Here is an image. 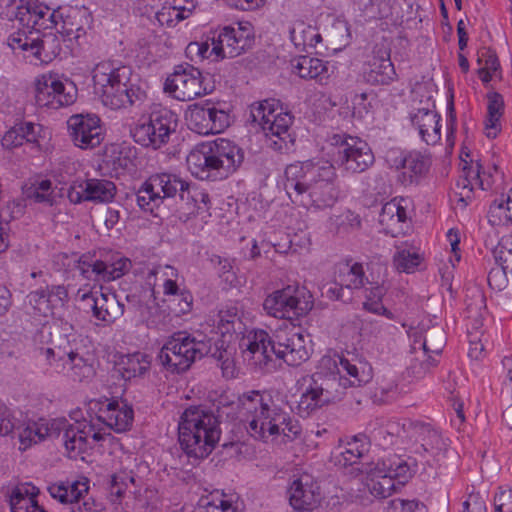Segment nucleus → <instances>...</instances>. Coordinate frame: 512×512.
I'll list each match as a JSON object with an SVG mask.
<instances>
[{"mask_svg":"<svg viewBox=\"0 0 512 512\" xmlns=\"http://www.w3.org/2000/svg\"><path fill=\"white\" fill-rule=\"evenodd\" d=\"M73 144L80 149H93L103 141L100 118L94 114H75L67 121Z\"/></svg>","mask_w":512,"mask_h":512,"instance_id":"6ab92c4d","label":"nucleus"},{"mask_svg":"<svg viewBox=\"0 0 512 512\" xmlns=\"http://www.w3.org/2000/svg\"><path fill=\"white\" fill-rule=\"evenodd\" d=\"M503 107V98L499 93L488 94V113L485 121V133L488 138H495L500 131L499 120L503 113Z\"/></svg>","mask_w":512,"mask_h":512,"instance_id":"58836bf2","label":"nucleus"},{"mask_svg":"<svg viewBox=\"0 0 512 512\" xmlns=\"http://www.w3.org/2000/svg\"><path fill=\"white\" fill-rule=\"evenodd\" d=\"M279 102L275 99H266L254 103L250 107V119L257 123L270 140L271 146L277 150H288L294 140L289 130L293 118L287 112H278Z\"/></svg>","mask_w":512,"mask_h":512,"instance_id":"9d476101","label":"nucleus"},{"mask_svg":"<svg viewBox=\"0 0 512 512\" xmlns=\"http://www.w3.org/2000/svg\"><path fill=\"white\" fill-rule=\"evenodd\" d=\"M81 301L86 312L100 323L97 325L108 326L118 320L125 311L124 304L118 299L114 292L103 290H92L81 296Z\"/></svg>","mask_w":512,"mask_h":512,"instance_id":"a211bd4d","label":"nucleus"},{"mask_svg":"<svg viewBox=\"0 0 512 512\" xmlns=\"http://www.w3.org/2000/svg\"><path fill=\"white\" fill-rule=\"evenodd\" d=\"M395 267L403 272H410L420 263V257L417 253L401 250L393 258Z\"/></svg>","mask_w":512,"mask_h":512,"instance_id":"3c124183","label":"nucleus"},{"mask_svg":"<svg viewBox=\"0 0 512 512\" xmlns=\"http://www.w3.org/2000/svg\"><path fill=\"white\" fill-rule=\"evenodd\" d=\"M39 350L57 372H64L76 381L90 379L95 373L89 359L75 351L64 335L57 336Z\"/></svg>","mask_w":512,"mask_h":512,"instance_id":"9b49d317","label":"nucleus"},{"mask_svg":"<svg viewBox=\"0 0 512 512\" xmlns=\"http://www.w3.org/2000/svg\"><path fill=\"white\" fill-rule=\"evenodd\" d=\"M6 16L11 21H17L19 27L34 29L36 20H33L32 2L22 3L20 5H10L7 8Z\"/></svg>","mask_w":512,"mask_h":512,"instance_id":"37998d69","label":"nucleus"},{"mask_svg":"<svg viewBox=\"0 0 512 512\" xmlns=\"http://www.w3.org/2000/svg\"><path fill=\"white\" fill-rule=\"evenodd\" d=\"M341 290L345 287L348 289H360L364 286V271L359 263L353 264L347 268V271L339 275Z\"/></svg>","mask_w":512,"mask_h":512,"instance_id":"49530a36","label":"nucleus"},{"mask_svg":"<svg viewBox=\"0 0 512 512\" xmlns=\"http://www.w3.org/2000/svg\"><path fill=\"white\" fill-rule=\"evenodd\" d=\"M320 395L327 405L342 399L346 389L368 383L373 377L372 367L365 361L338 356L337 372H316L312 374Z\"/></svg>","mask_w":512,"mask_h":512,"instance_id":"6e6552de","label":"nucleus"},{"mask_svg":"<svg viewBox=\"0 0 512 512\" xmlns=\"http://www.w3.org/2000/svg\"><path fill=\"white\" fill-rule=\"evenodd\" d=\"M218 329L224 336L242 334L245 330V325L242 321V312L235 306L228 307L219 311Z\"/></svg>","mask_w":512,"mask_h":512,"instance_id":"ea45409f","label":"nucleus"},{"mask_svg":"<svg viewBox=\"0 0 512 512\" xmlns=\"http://www.w3.org/2000/svg\"><path fill=\"white\" fill-rule=\"evenodd\" d=\"M131 261L128 258L114 255L110 260H97L92 265L95 280L105 282L116 280L130 270Z\"/></svg>","mask_w":512,"mask_h":512,"instance_id":"cd10ccee","label":"nucleus"},{"mask_svg":"<svg viewBox=\"0 0 512 512\" xmlns=\"http://www.w3.org/2000/svg\"><path fill=\"white\" fill-rule=\"evenodd\" d=\"M177 127V116L168 109L154 111L133 130L135 141L142 146L158 149L166 144Z\"/></svg>","mask_w":512,"mask_h":512,"instance_id":"4468645a","label":"nucleus"},{"mask_svg":"<svg viewBox=\"0 0 512 512\" xmlns=\"http://www.w3.org/2000/svg\"><path fill=\"white\" fill-rule=\"evenodd\" d=\"M21 127L16 125L8 130L2 138V146L6 149H13L24 143V134Z\"/></svg>","mask_w":512,"mask_h":512,"instance_id":"bf43d9fd","label":"nucleus"},{"mask_svg":"<svg viewBox=\"0 0 512 512\" xmlns=\"http://www.w3.org/2000/svg\"><path fill=\"white\" fill-rule=\"evenodd\" d=\"M440 116L430 109H419L411 117L412 124L418 129L421 139L428 145L436 144L441 137Z\"/></svg>","mask_w":512,"mask_h":512,"instance_id":"bb28decb","label":"nucleus"},{"mask_svg":"<svg viewBox=\"0 0 512 512\" xmlns=\"http://www.w3.org/2000/svg\"><path fill=\"white\" fill-rule=\"evenodd\" d=\"M239 403L240 412L248 423L247 431L253 438L266 440L280 434L286 437L298 434V426L291 422L289 413L270 395L251 391L241 395Z\"/></svg>","mask_w":512,"mask_h":512,"instance_id":"7ed1b4c3","label":"nucleus"},{"mask_svg":"<svg viewBox=\"0 0 512 512\" xmlns=\"http://www.w3.org/2000/svg\"><path fill=\"white\" fill-rule=\"evenodd\" d=\"M68 292L63 285H52L30 292L25 299L26 312L33 316L48 317L53 310L63 306Z\"/></svg>","mask_w":512,"mask_h":512,"instance_id":"412c9836","label":"nucleus"},{"mask_svg":"<svg viewBox=\"0 0 512 512\" xmlns=\"http://www.w3.org/2000/svg\"><path fill=\"white\" fill-rule=\"evenodd\" d=\"M303 385H306L305 390L301 393L300 400L297 405L298 413L303 416H308L315 410L327 405L323 396L320 395V389L317 386L312 375H307L302 378Z\"/></svg>","mask_w":512,"mask_h":512,"instance_id":"7c9ffc66","label":"nucleus"},{"mask_svg":"<svg viewBox=\"0 0 512 512\" xmlns=\"http://www.w3.org/2000/svg\"><path fill=\"white\" fill-rule=\"evenodd\" d=\"M464 512H486L485 501L477 494H470L469 499L464 502Z\"/></svg>","mask_w":512,"mask_h":512,"instance_id":"338daca9","label":"nucleus"},{"mask_svg":"<svg viewBox=\"0 0 512 512\" xmlns=\"http://www.w3.org/2000/svg\"><path fill=\"white\" fill-rule=\"evenodd\" d=\"M407 219L406 209L400 201L393 199L385 203L380 213V223L387 227H393L396 224L404 223Z\"/></svg>","mask_w":512,"mask_h":512,"instance_id":"79ce46f5","label":"nucleus"},{"mask_svg":"<svg viewBox=\"0 0 512 512\" xmlns=\"http://www.w3.org/2000/svg\"><path fill=\"white\" fill-rule=\"evenodd\" d=\"M411 354L407 373L414 379H422L436 365V360L425 350L416 348L415 344L411 345Z\"/></svg>","mask_w":512,"mask_h":512,"instance_id":"4c0bfd02","label":"nucleus"},{"mask_svg":"<svg viewBox=\"0 0 512 512\" xmlns=\"http://www.w3.org/2000/svg\"><path fill=\"white\" fill-rule=\"evenodd\" d=\"M409 437L415 441V452L421 450L430 454L435 463H439L446 455V443L440 434L429 424L411 422L406 429Z\"/></svg>","mask_w":512,"mask_h":512,"instance_id":"b1692460","label":"nucleus"},{"mask_svg":"<svg viewBox=\"0 0 512 512\" xmlns=\"http://www.w3.org/2000/svg\"><path fill=\"white\" fill-rule=\"evenodd\" d=\"M165 91L179 101H192L205 96L211 89L204 84L201 71L186 63L176 66L167 77Z\"/></svg>","mask_w":512,"mask_h":512,"instance_id":"dca6fc26","label":"nucleus"},{"mask_svg":"<svg viewBox=\"0 0 512 512\" xmlns=\"http://www.w3.org/2000/svg\"><path fill=\"white\" fill-rule=\"evenodd\" d=\"M242 150L230 140L218 138L198 144L186 158L192 175L201 180L227 178L242 164Z\"/></svg>","mask_w":512,"mask_h":512,"instance_id":"39448f33","label":"nucleus"},{"mask_svg":"<svg viewBox=\"0 0 512 512\" xmlns=\"http://www.w3.org/2000/svg\"><path fill=\"white\" fill-rule=\"evenodd\" d=\"M510 272H504L503 269H492L488 274V283L492 288L501 290L506 285V277Z\"/></svg>","mask_w":512,"mask_h":512,"instance_id":"69168bd1","label":"nucleus"},{"mask_svg":"<svg viewBox=\"0 0 512 512\" xmlns=\"http://www.w3.org/2000/svg\"><path fill=\"white\" fill-rule=\"evenodd\" d=\"M290 39L296 48L300 51H304L308 47H316L322 40V37L315 27L303 21H296L290 29Z\"/></svg>","mask_w":512,"mask_h":512,"instance_id":"c9c22d12","label":"nucleus"},{"mask_svg":"<svg viewBox=\"0 0 512 512\" xmlns=\"http://www.w3.org/2000/svg\"><path fill=\"white\" fill-rule=\"evenodd\" d=\"M413 344L423 349L427 354H440L446 342L445 332L439 326H434L421 333H414Z\"/></svg>","mask_w":512,"mask_h":512,"instance_id":"f704fd0d","label":"nucleus"},{"mask_svg":"<svg viewBox=\"0 0 512 512\" xmlns=\"http://www.w3.org/2000/svg\"><path fill=\"white\" fill-rule=\"evenodd\" d=\"M364 76L371 84L386 85L392 82L396 77L394 65L390 60V54L387 51H379L377 55L368 63V69Z\"/></svg>","mask_w":512,"mask_h":512,"instance_id":"a878e982","label":"nucleus"},{"mask_svg":"<svg viewBox=\"0 0 512 512\" xmlns=\"http://www.w3.org/2000/svg\"><path fill=\"white\" fill-rule=\"evenodd\" d=\"M390 507L400 512H426L425 505L416 500L394 499L390 502Z\"/></svg>","mask_w":512,"mask_h":512,"instance_id":"680f3d73","label":"nucleus"},{"mask_svg":"<svg viewBox=\"0 0 512 512\" xmlns=\"http://www.w3.org/2000/svg\"><path fill=\"white\" fill-rule=\"evenodd\" d=\"M19 440L24 449L47 438L61 437L68 456L77 458L93 444L103 439V435L95 430L87 420L70 422L66 419H55L51 422H29L17 426Z\"/></svg>","mask_w":512,"mask_h":512,"instance_id":"f03ea898","label":"nucleus"},{"mask_svg":"<svg viewBox=\"0 0 512 512\" xmlns=\"http://www.w3.org/2000/svg\"><path fill=\"white\" fill-rule=\"evenodd\" d=\"M495 262L512 275V235L503 236L493 249Z\"/></svg>","mask_w":512,"mask_h":512,"instance_id":"c03bdc74","label":"nucleus"},{"mask_svg":"<svg viewBox=\"0 0 512 512\" xmlns=\"http://www.w3.org/2000/svg\"><path fill=\"white\" fill-rule=\"evenodd\" d=\"M221 435L220 421L213 411L202 406H190L181 415L178 440L190 458L203 459L215 448Z\"/></svg>","mask_w":512,"mask_h":512,"instance_id":"423d86ee","label":"nucleus"},{"mask_svg":"<svg viewBox=\"0 0 512 512\" xmlns=\"http://www.w3.org/2000/svg\"><path fill=\"white\" fill-rule=\"evenodd\" d=\"M99 419L116 432L126 431L132 424L133 410L128 406L119 408L117 402H110L107 408L101 411Z\"/></svg>","mask_w":512,"mask_h":512,"instance_id":"2f4dec72","label":"nucleus"},{"mask_svg":"<svg viewBox=\"0 0 512 512\" xmlns=\"http://www.w3.org/2000/svg\"><path fill=\"white\" fill-rule=\"evenodd\" d=\"M386 161L392 168L403 169L406 163V154L399 149H391L386 154Z\"/></svg>","mask_w":512,"mask_h":512,"instance_id":"774afa93","label":"nucleus"},{"mask_svg":"<svg viewBox=\"0 0 512 512\" xmlns=\"http://www.w3.org/2000/svg\"><path fill=\"white\" fill-rule=\"evenodd\" d=\"M285 178L284 188L297 205L330 207L337 200L338 190L334 185L336 168L329 161L290 164L285 169Z\"/></svg>","mask_w":512,"mask_h":512,"instance_id":"f257e3e1","label":"nucleus"},{"mask_svg":"<svg viewBox=\"0 0 512 512\" xmlns=\"http://www.w3.org/2000/svg\"><path fill=\"white\" fill-rule=\"evenodd\" d=\"M49 7L44 5H37L32 2V15L33 20H36V28L35 30L39 31L40 29H46L49 26L45 24V17L49 13Z\"/></svg>","mask_w":512,"mask_h":512,"instance_id":"0e129e2a","label":"nucleus"},{"mask_svg":"<svg viewBox=\"0 0 512 512\" xmlns=\"http://www.w3.org/2000/svg\"><path fill=\"white\" fill-rule=\"evenodd\" d=\"M289 503L298 511H312L321 502L319 485L308 474L294 479L288 488Z\"/></svg>","mask_w":512,"mask_h":512,"instance_id":"393cba45","label":"nucleus"},{"mask_svg":"<svg viewBox=\"0 0 512 512\" xmlns=\"http://www.w3.org/2000/svg\"><path fill=\"white\" fill-rule=\"evenodd\" d=\"M387 474L391 476V479L397 484L404 485L407 480L411 477V471L406 462L398 460L397 462L387 464Z\"/></svg>","mask_w":512,"mask_h":512,"instance_id":"864d4df0","label":"nucleus"},{"mask_svg":"<svg viewBox=\"0 0 512 512\" xmlns=\"http://www.w3.org/2000/svg\"><path fill=\"white\" fill-rule=\"evenodd\" d=\"M42 40H31L29 41L28 37L21 38L16 36L9 37V45L13 50L21 49V50H31L33 55L37 58H40L41 55V47L43 46Z\"/></svg>","mask_w":512,"mask_h":512,"instance_id":"5fc2aeb1","label":"nucleus"},{"mask_svg":"<svg viewBox=\"0 0 512 512\" xmlns=\"http://www.w3.org/2000/svg\"><path fill=\"white\" fill-rule=\"evenodd\" d=\"M312 307L313 303L306 298L305 291L292 286L274 291L263 302L267 314L279 319H293L305 315Z\"/></svg>","mask_w":512,"mask_h":512,"instance_id":"2eb2a0df","label":"nucleus"},{"mask_svg":"<svg viewBox=\"0 0 512 512\" xmlns=\"http://www.w3.org/2000/svg\"><path fill=\"white\" fill-rule=\"evenodd\" d=\"M210 115L209 107H202L198 104L189 106L185 118L188 127L201 135L210 134Z\"/></svg>","mask_w":512,"mask_h":512,"instance_id":"a19ab883","label":"nucleus"},{"mask_svg":"<svg viewBox=\"0 0 512 512\" xmlns=\"http://www.w3.org/2000/svg\"><path fill=\"white\" fill-rule=\"evenodd\" d=\"M364 445L359 444L357 437L347 443L345 449L340 453L338 462L343 466L353 465L362 457L364 453Z\"/></svg>","mask_w":512,"mask_h":512,"instance_id":"09e8293b","label":"nucleus"},{"mask_svg":"<svg viewBox=\"0 0 512 512\" xmlns=\"http://www.w3.org/2000/svg\"><path fill=\"white\" fill-rule=\"evenodd\" d=\"M151 366L150 357L144 353L136 352L121 357L118 370L125 380L144 375Z\"/></svg>","mask_w":512,"mask_h":512,"instance_id":"72a5a7b5","label":"nucleus"},{"mask_svg":"<svg viewBox=\"0 0 512 512\" xmlns=\"http://www.w3.org/2000/svg\"><path fill=\"white\" fill-rule=\"evenodd\" d=\"M87 480L73 482H58L48 486V492L52 498L62 504H73L88 492Z\"/></svg>","mask_w":512,"mask_h":512,"instance_id":"c85d7f7f","label":"nucleus"},{"mask_svg":"<svg viewBox=\"0 0 512 512\" xmlns=\"http://www.w3.org/2000/svg\"><path fill=\"white\" fill-rule=\"evenodd\" d=\"M362 472L366 477L364 480V492L367 497L361 496L360 503L369 505L374 499H384L395 491V481L387 474V463L385 461L364 464Z\"/></svg>","mask_w":512,"mask_h":512,"instance_id":"aec40b11","label":"nucleus"},{"mask_svg":"<svg viewBox=\"0 0 512 512\" xmlns=\"http://www.w3.org/2000/svg\"><path fill=\"white\" fill-rule=\"evenodd\" d=\"M496 512H512V490H502L494 498Z\"/></svg>","mask_w":512,"mask_h":512,"instance_id":"e2e57ef3","label":"nucleus"},{"mask_svg":"<svg viewBox=\"0 0 512 512\" xmlns=\"http://www.w3.org/2000/svg\"><path fill=\"white\" fill-rule=\"evenodd\" d=\"M116 193V186L106 179L90 178L82 182H73L68 189V198L74 204L83 201L109 202Z\"/></svg>","mask_w":512,"mask_h":512,"instance_id":"4be33fe9","label":"nucleus"},{"mask_svg":"<svg viewBox=\"0 0 512 512\" xmlns=\"http://www.w3.org/2000/svg\"><path fill=\"white\" fill-rule=\"evenodd\" d=\"M208 40L205 42H191L186 47V55L195 61L197 58L203 60L211 55Z\"/></svg>","mask_w":512,"mask_h":512,"instance_id":"4d7b16f0","label":"nucleus"},{"mask_svg":"<svg viewBox=\"0 0 512 512\" xmlns=\"http://www.w3.org/2000/svg\"><path fill=\"white\" fill-rule=\"evenodd\" d=\"M132 71L128 66L115 67L112 62H102L93 71V81L100 88L105 106L112 109L132 106L145 98V92L131 83Z\"/></svg>","mask_w":512,"mask_h":512,"instance_id":"0eeeda50","label":"nucleus"},{"mask_svg":"<svg viewBox=\"0 0 512 512\" xmlns=\"http://www.w3.org/2000/svg\"><path fill=\"white\" fill-rule=\"evenodd\" d=\"M276 340H271L264 330H251L240 340V347L248 351L254 363L266 366L272 355L282 359L289 366H299L309 359L305 337L302 333L291 330L279 332Z\"/></svg>","mask_w":512,"mask_h":512,"instance_id":"20e7f679","label":"nucleus"},{"mask_svg":"<svg viewBox=\"0 0 512 512\" xmlns=\"http://www.w3.org/2000/svg\"><path fill=\"white\" fill-rule=\"evenodd\" d=\"M294 72L303 79H316L323 83L329 78L327 65L318 58L299 56L292 61Z\"/></svg>","mask_w":512,"mask_h":512,"instance_id":"c756f323","label":"nucleus"},{"mask_svg":"<svg viewBox=\"0 0 512 512\" xmlns=\"http://www.w3.org/2000/svg\"><path fill=\"white\" fill-rule=\"evenodd\" d=\"M210 339H198L187 332L174 333L163 345L158 358L171 372H185L191 365L211 353Z\"/></svg>","mask_w":512,"mask_h":512,"instance_id":"1a4fd4ad","label":"nucleus"},{"mask_svg":"<svg viewBox=\"0 0 512 512\" xmlns=\"http://www.w3.org/2000/svg\"><path fill=\"white\" fill-rule=\"evenodd\" d=\"M193 298L189 292H180L170 300L171 310L176 315L186 314L192 309Z\"/></svg>","mask_w":512,"mask_h":512,"instance_id":"6e6d98bb","label":"nucleus"},{"mask_svg":"<svg viewBox=\"0 0 512 512\" xmlns=\"http://www.w3.org/2000/svg\"><path fill=\"white\" fill-rule=\"evenodd\" d=\"M17 428V420L4 404L0 406V436H6Z\"/></svg>","mask_w":512,"mask_h":512,"instance_id":"13d9d810","label":"nucleus"},{"mask_svg":"<svg viewBox=\"0 0 512 512\" xmlns=\"http://www.w3.org/2000/svg\"><path fill=\"white\" fill-rule=\"evenodd\" d=\"M22 191L24 198L33 203H43L48 206H52L54 204L52 182L48 179L35 180L33 182L26 183L22 187Z\"/></svg>","mask_w":512,"mask_h":512,"instance_id":"e433bc0d","label":"nucleus"},{"mask_svg":"<svg viewBox=\"0 0 512 512\" xmlns=\"http://www.w3.org/2000/svg\"><path fill=\"white\" fill-rule=\"evenodd\" d=\"M209 112L210 134L221 133L230 125V116L225 110L209 107Z\"/></svg>","mask_w":512,"mask_h":512,"instance_id":"603ef678","label":"nucleus"},{"mask_svg":"<svg viewBox=\"0 0 512 512\" xmlns=\"http://www.w3.org/2000/svg\"><path fill=\"white\" fill-rule=\"evenodd\" d=\"M208 40L212 43L211 53L218 59L237 57L252 44V39L245 31L230 26L224 27L217 36L214 34Z\"/></svg>","mask_w":512,"mask_h":512,"instance_id":"5701e85b","label":"nucleus"},{"mask_svg":"<svg viewBox=\"0 0 512 512\" xmlns=\"http://www.w3.org/2000/svg\"><path fill=\"white\" fill-rule=\"evenodd\" d=\"M429 158L418 153L410 152L406 154V163L403 169L410 172V178L426 173L429 169Z\"/></svg>","mask_w":512,"mask_h":512,"instance_id":"de8ad7c7","label":"nucleus"},{"mask_svg":"<svg viewBox=\"0 0 512 512\" xmlns=\"http://www.w3.org/2000/svg\"><path fill=\"white\" fill-rule=\"evenodd\" d=\"M482 325H483V320L480 315H477L476 318L474 319V324H473V329L475 330V333L469 332V338H470V340H469L470 341L469 355L471 357L477 358L478 355L484 349L483 344L478 342V340H479L478 339V334H479L478 330L482 327Z\"/></svg>","mask_w":512,"mask_h":512,"instance_id":"052dcab7","label":"nucleus"},{"mask_svg":"<svg viewBox=\"0 0 512 512\" xmlns=\"http://www.w3.org/2000/svg\"><path fill=\"white\" fill-rule=\"evenodd\" d=\"M177 193L184 200L190 194L189 184L175 174L160 173L148 178L138 190L136 201L142 209L153 211L163 199L174 197Z\"/></svg>","mask_w":512,"mask_h":512,"instance_id":"ddd939ff","label":"nucleus"},{"mask_svg":"<svg viewBox=\"0 0 512 512\" xmlns=\"http://www.w3.org/2000/svg\"><path fill=\"white\" fill-rule=\"evenodd\" d=\"M477 170L474 173L472 171L471 167L463 166V175L458 180V188L460 189V200L465 201V199L470 198V193L473 191V181L478 183L482 189H485L483 187V181L480 178V172L482 169V165L477 162L476 163Z\"/></svg>","mask_w":512,"mask_h":512,"instance_id":"a18cd8bd","label":"nucleus"},{"mask_svg":"<svg viewBox=\"0 0 512 512\" xmlns=\"http://www.w3.org/2000/svg\"><path fill=\"white\" fill-rule=\"evenodd\" d=\"M212 357L216 359L222 370L223 376L226 378H233L235 375V364L231 358V353L227 349H221L217 346L211 348Z\"/></svg>","mask_w":512,"mask_h":512,"instance_id":"8fccbe9b","label":"nucleus"},{"mask_svg":"<svg viewBox=\"0 0 512 512\" xmlns=\"http://www.w3.org/2000/svg\"><path fill=\"white\" fill-rule=\"evenodd\" d=\"M61 28L59 32L69 41H78L86 34V25L88 24V15L85 10L71 9L65 16H61Z\"/></svg>","mask_w":512,"mask_h":512,"instance_id":"473e14b6","label":"nucleus"},{"mask_svg":"<svg viewBox=\"0 0 512 512\" xmlns=\"http://www.w3.org/2000/svg\"><path fill=\"white\" fill-rule=\"evenodd\" d=\"M331 158L338 167L348 173H361L374 163V154L362 139L347 134L330 137Z\"/></svg>","mask_w":512,"mask_h":512,"instance_id":"f8f14e48","label":"nucleus"},{"mask_svg":"<svg viewBox=\"0 0 512 512\" xmlns=\"http://www.w3.org/2000/svg\"><path fill=\"white\" fill-rule=\"evenodd\" d=\"M77 88L73 82L62 81L56 74H43L35 84V100L41 107L59 108L75 102Z\"/></svg>","mask_w":512,"mask_h":512,"instance_id":"f3484780","label":"nucleus"}]
</instances>
